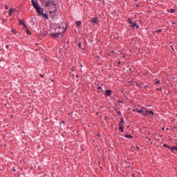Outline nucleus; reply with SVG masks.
<instances>
[{
	"label": "nucleus",
	"mask_w": 177,
	"mask_h": 177,
	"mask_svg": "<svg viewBox=\"0 0 177 177\" xmlns=\"http://www.w3.org/2000/svg\"><path fill=\"white\" fill-rule=\"evenodd\" d=\"M66 30H67V26H66V24H62L59 26L58 33L59 34V35H61L62 34L66 32Z\"/></svg>",
	"instance_id": "obj_1"
},
{
	"label": "nucleus",
	"mask_w": 177,
	"mask_h": 177,
	"mask_svg": "<svg viewBox=\"0 0 177 177\" xmlns=\"http://www.w3.org/2000/svg\"><path fill=\"white\" fill-rule=\"evenodd\" d=\"M44 6H55L53 0H41Z\"/></svg>",
	"instance_id": "obj_2"
},
{
	"label": "nucleus",
	"mask_w": 177,
	"mask_h": 177,
	"mask_svg": "<svg viewBox=\"0 0 177 177\" xmlns=\"http://www.w3.org/2000/svg\"><path fill=\"white\" fill-rule=\"evenodd\" d=\"M146 113H143L142 115H145V117H147V115H149V117H153L154 115V112L152 111L146 110Z\"/></svg>",
	"instance_id": "obj_3"
},
{
	"label": "nucleus",
	"mask_w": 177,
	"mask_h": 177,
	"mask_svg": "<svg viewBox=\"0 0 177 177\" xmlns=\"http://www.w3.org/2000/svg\"><path fill=\"white\" fill-rule=\"evenodd\" d=\"M31 3H32L33 8H35V9L38 10V9H39V8H41V6H39V3H38L37 1L32 0Z\"/></svg>",
	"instance_id": "obj_4"
},
{
	"label": "nucleus",
	"mask_w": 177,
	"mask_h": 177,
	"mask_svg": "<svg viewBox=\"0 0 177 177\" xmlns=\"http://www.w3.org/2000/svg\"><path fill=\"white\" fill-rule=\"evenodd\" d=\"M129 23L131 27H136V28H139V25H138L137 23L132 21L131 19H129Z\"/></svg>",
	"instance_id": "obj_5"
},
{
	"label": "nucleus",
	"mask_w": 177,
	"mask_h": 177,
	"mask_svg": "<svg viewBox=\"0 0 177 177\" xmlns=\"http://www.w3.org/2000/svg\"><path fill=\"white\" fill-rule=\"evenodd\" d=\"M36 12L39 16H41L44 12V9L41 8V7H39V9H36Z\"/></svg>",
	"instance_id": "obj_6"
},
{
	"label": "nucleus",
	"mask_w": 177,
	"mask_h": 177,
	"mask_svg": "<svg viewBox=\"0 0 177 177\" xmlns=\"http://www.w3.org/2000/svg\"><path fill=\"white\" fill-rule=\"evenodd\" d=\"M50 37H53L54 38H59V37H60V34L59 32L57 33H51Z\"/></svg>",
	"instance_id": "obj_7"
},
{
	"label": "nucleus",
	"mask_w": 177,
	"mask_h": 177,
	"mask_svg": "<svg viewBox=\"0 0 177 177\" xmlns=\"http://www.w3.org/2000/svg\"><path fill=\"white\" fill-rule=\"evenodd\" d=\"M19 23L21 26H24V28H27V25L21 19L19 20Z\"/></svg>",
	"instance_id": "obj_8"
},
{
	"label": "nucleus",
	"mask_w": 177,
	"mask_h": 177,
	"mask_svg": "<svg viewBox=\"0 0 177 177\" xmlns=\"http://www.w3.org/2000/svg\"><path fill=\"white\" fill-rule=\"evenodd\" d=\"M13 12H16V10H15L13 8H10L9 10V16H12V15H13Z\"/></svg>",
	"instance_id": "obj_9"
},
{
	"label": "nucleus",
	"mask_w": 177,
	"mask_h": 177,
	"mask_svg": "<svg viewBox=\"0 0 177 177\" xmlns=\"http://www.w3.org/2000/svg\"><path fill=\"white\" fill-rule=\"evenodd\" d=\"M105 95L106 96H110V95H111V90L105 91Z\"/></svg>",
	"instance_id": "obj_10"
},
{
	"label": "nucleus",
	"mask_w": 177,
	"mask_h": 177,
	"mask_svg": "<svg viewBox=\"0 0 177 177\" xmlns=\"http://www.w3.org/2000/svg\"><path fill=\"white\" fill-rule=\"evenodd\" d=\"M97 17H95L94 19H92V23H94V24H97L98 23Z\"/></svg>",
	"instance_id": "obj_11"
},
{
	"label": "nucleus",
	"mask_w": 177,
	"mask_h": 177,
	"mask_svg": "<svg viewBox=\"0 0 177 177\" xmlns=\"http://www.w3.org/2000/svg\"><path fill=\"white\" fill-rule=\"evenodd\" d=\"M122 124H124V118H121L120 122H119V127H122Z\"/></svg>",
	"instance_id": "obj_12"
},
{
	"label": "nucleus",
	"mask_w": 177,
	"mask_h": 177,
	"mask_svg": "<svg viewBox=\"0 0 177 177\" xmlns=\"http://www.w3.org/2000/svg\"><path fill=\"white\" fill-rule=\"evenodd\" d=\"M170 150L171 151H177V147H170Z\"/></svg>",
	"instance_id": "obj_13"
},
{
	"label": "nucleus",
	"mask_w": 177,
	"mask_h": 177,
	"mask_svg": "<svg viewBox=\"0 0 177 177\" xmlns=\"http://www.w3.org/2000/svg\"><path fill=\"white\" fill-rule=\"evenodd\" d=\"M41 16L44 17V19H48V14L42 13Z\"/></svg>",
	"instance_id": "obj_14"
},
{
	"label": "nucleus",
	"mask_w": 177,
	"mask_h": 177,
	"mask_svg": "<svg viewBox=\"0 0 177 177\" xmlns=\"http://www.w3.org/2000/svg\"><path fill=\"white\" fill-rule=\"evenodd\" d=\"M136 111H137V113H140V114H143V110L142 109L140 110L136 109Z\"/></svg>",
	"instance_id": "obj_15"
},
{
	"label": "nucleus",
	"mask_w": 177,
	"mask_h": 177,
	"mask_svg": "<svg viewBox=\"0 0 177 177\" xmlns=\"http://www.w3.org/2000/svg\"><path fill=\"white\" fill-rule=\"evenodd\" d=\"M76 26H77V27H80V26H81V21H76Z\"/></svg>",
	"instance_id": "obj_16"
},
{
	"label": "nucleus",
	"mask_w": 177,
	"mask_h": 177,
	"mask_svg": "<svg viewBox=\"0 0 177 177\" xmlns=\"http://www.w3.org/2000/svg\"><path fill=\"white\" fill-rule=\"evenodd\" d=\"M119 129L121 132H124V127L122 126H120Z\"/></svg>",
	"instance_id": "obj_17"
},
{
	"label": "nucleus",
	"mask_w": 177,
	"mask_h": 177,
	"mask_svg": "<svg viewBox=\"0 0 177 177\" xmlns=\"http://www.w3.org/2000/svg\"><path fill=\"white\" fill-rule=\"evenodd\" d=\"M126 138H127L128 139H132V138H133L131 135H127Z\"/></svg>",
	"instance_id": "obj_18"
},
{
	"label": "nucleus",
	"mask_w": 177,
	"mask_h": 177,
	"mask_svg": "<svg viewBox=\"0 0 177 177\" xmlns=\"http://www.w3.org/2000/svg\"><path fill=\"white\" fill-rule=\"evenodd\" d=\"M11 32H13L14 34H15V35L17 34V31H16V30H15V29H12L11 30Z\"/></svg>",
	"instance_id": "obj_19"
},
{
	"label": "nucleus",
	"mask_w": 177,
	"mask_h": 177,
	"mask_svg": "<svg viewBox=\"0 0 177 177\" xmlns=\"http://www.w3.org/2000/svg\"><path fill=\"white\" fill-rule=\"evenodd\" d=\"M164 147H167V149H171V147H169L168 145L167 144H165L164 145Z\"/></svg>",
	"instance_id": "obj_20"
},
{
	"label": "nucleus",
	"mask_w": 177,
	"mask_h": 177,
	"mask_svg": "<svg viewBox=\"0 0 177 177\" xmlns=\"http://www.w3.org/2000/svg\"><path fill=\"white\" fill-rule=\"evenodd\" d=\"M26 32H27V34H31V32L26 28Z\"/></svg>",
	"instance_id": "obj_21"
},
{
	"label": "nucleus",
	"mask_w": 177,
	"mask_h": 177,
	"mask_svg": "<svg viewBox=\"0 0 177 177\" xmlns=\"http://www.w3.org/2000/svg\"><path fill=\"white\" fill-rule=\"evenodd\" d=\"M156 32H162V29H159V30H156Z\"/></svg>",
	"instance_id": "obj_22"
},
{
	"label": "nucleus",
	"mask_w": 177,
	"mask_h": 177,
	"mask_svg": "<svg viewBox=\"0 0 177 177\" xmlns=\"http://www.w3.org/2000/svg\"><path fill=\"white\" fill-rule=\"evenodd\" d=\"M4 8H5L6 10H8V9H9V7H8L6 5L4 6Z\"/></svg>",
	"instance_id": "obj_23"
},
{
	"label": "nucleus",
	"mask_w": 177,
	"mask_h": 177,
	"mask_svg": "<svg viewBox=\"0 0 177 177\" xmlns=\"http://www.w3.org/2000/svg\"><path fill=\"white\" fill-rule=\"evenodd\" d=\"M174 12H175V10H174V9L170 10V13H174Z\"/></svg>",
	"instance_id": "obj_24"
},
{
	"label": "nucleus",
	"mask_w": 177,
	"mask_h": 177,
	"mask_svg": "<svg viewBox=\"0 0 177 177\" xmlns=\"http://www.w3.org/2000/svg\"><path fill=\"white\" fill-rule=\"evenodd\" d=\"M160 80H158V81L156 82L155 84H160Z\"/></svg>",
	"instance_id": "obj_25"
},
{
	"label": "nucleus",
	"mask_w": 177,
	"mask_h": 177,
	"mask_svg": "<svg viewBox=\"0 0 177 177\" xmlns=\"http://www.w3.org/2000/svg\"><path fill=\"white\" fill-rule=\"evenodd\" d=\"M78 46L79 48H81V43H79Z\"/></svg>",
	"instance_id": "obj_26"
},
{
	"label": "nucleus",
	"mask_w": 177,
	"mask_h": 177,
	"mask_svg": "<svg viewBox=\"0 0 177 177\" xmlns=\"http://www.w3.org/2000/svg\"><path fill=\"white\" fill-rule=\"evenodd\" d=\"M118 114H119L120 115H121V112H120V111H118Z\"/></svg>",
	"instance_id": "obj_27"
},
{
	"label": "nucleus",
	"mask_w": 177,
	"mask_h": 177,
	"mask_svg": "<svg viewBox=\"0 0 177 177\" xmlns=\"http://www.w3.org/2000/svg\"><path fill=\"white\" fill-rule=\"evenodd\" d=\"M40 77H41V78H44V75H40Z\"/></svg>",
	"instance_id": "obj_28"
},
{
	"label": "nucleus",
	"mask_w": 177,
	"mask_h": 177,
	"mask_svg": "<svg viewBox=\"0 0 177 177\" xmlns=\"http://www.w3.org/2000/svg\"><path fill=\"white\" fill-rule=\"evenodd\" d=\"M6 49H8V48H9V46H6Z\"/></svg>",
	"instance_id": "obj_29"
},
{
	"label": "nucleus",
	"mask_w": 177,
	"mask_h": 177,
	"mask_svg": "<svg viewBox=\"0 0 177 177\" xmlns=\"http://www.w3.org/2000/svg\"><path fill=\"white\" fill-rule=\"evenodd\" d=\"M98 89H102V86H99V87H98Z\"/></svg>",
	"instance_id": "obj_30"
},
{
	"label": "nucleus",
	"mask_w": 177,
	"mask_h": 177,
	"mask_svg": "<svg viewBox=\"0 0 177 177\" xmlns=\"http://www.w3.org/2000/svg\"><path fill=\"white\" fill-rule=\"evenodd\" d=\"M136 149H138V150H139V147H138V146H137V147H136Z\"/></svg>",
	"instance_id": "obj_31"
},
{
	"label": "nucleus",
	"mask_w": 177,
	"mask_h": 177,
	"mask_svg": "<svg viewBox=\"0 0 177 177\" xmlns=\"http://www.w3.org/2000/svg\"><path fill=\"white\" fill-rule=\"evenodd\" d=\"M76 77L78 78V75H76Z\"/></svg>",
	"instance_id": "obj_32"
},
{
	"label": "nucleus",
	"mask_w": 177,
	"mask_h": 177,
	"mask_svg": "<svg viewBox=\"0 0 177 177\" xmlns=\"http://www.w3.org/2000/svg\"><path fill=\"white\" fill-rule=\"evenodd\" d=\"M120 64V62H118V64Z\"/></svg>",
	"instance_id": "obj_33"
},
{
	"label": "nucleus",
	"mask_w": 177,
	"mask_h": 177,
	"mask_svg": "<svg viewBox=\"0 0 177 177\" xmlns=\"http://www.w3.org/2000/svg\"><path fill=\"white\" fill-rule=\"evenodd\" d=\"M81 67H82V65H81Z\"/></svg>",
	"instance_id": "obj_34"
}]
</instances>
